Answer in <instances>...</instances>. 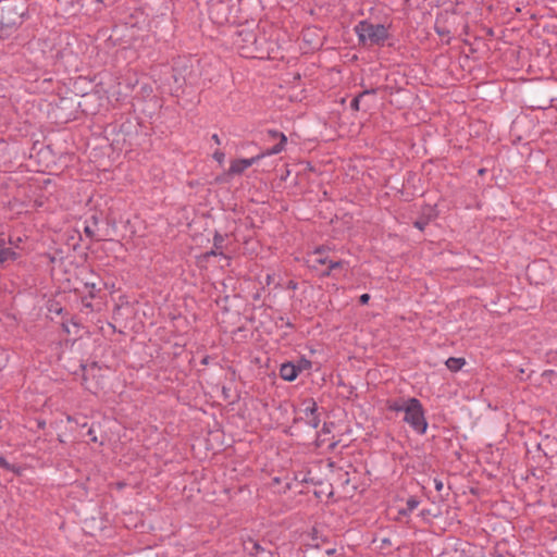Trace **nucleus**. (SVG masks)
Returning <instances> with one entry per match:
<instances>
[{"mask_svg": "<svg viewBox=\"0 0 557 557\" xmlns=\"http://www.w3.org/2000/svg\"><path fill=\"white\" fill-rule=\"evenodd\" d=\"M74 285L70 292L81 298L84 308L91 311H100L106 297V283L92 270L82 267L74 276Z\"/></svg>", "mask_w": 557, "mask_h": 557, "instance_id": "obj_1", "label": "nucleus"}, {"mask_svg": "<svg viewBox=\"0 0 557 557\" xmlns=\"http://www.w3.org/2000/svg\"><path fill=\"white\" fill-rule=\"evenodd\" d=\"M385 210L388 214L399 224H409L423 232L425 227L438 218V210L436 205L432 206L429 203H423L419 209L418 218L412 220L411 214L413 213L411 206L408 203V199L406 198L404 202L400 205H391L385 207Z\"/></svg>", "mask_w": 557, "mask_h": 557, "instance_id": "obj_2", "label": "nucleus"}, {"mask_svg": "<svg viewBox=\"0 0 557 557\" xmlns=\"http://www.w3.org/2000/svg\"><path fill=\"white\" fill-rule=\"evenodd\" d=\"M28 17L24 0H0V40L13 36Z\"/></svg>", "mask_w": 557, "mask_h": 557, "instance_id": "obj_3", "label": "nucleus"}, {"mask_svg": "<svg viewBox=\"0 0 557 557\" xmlns=\"http://www.w3.org/2000/svg\"><path fill=\"white\" fill-rule=\"evenodd\" d=\"M238 7L234 0H208V15L212 23L223 26L225 24H235L239 21L238 12L249 4L250 0H237ZM259 4V0H251Z\"/></svg>", "mask_w": 557, "mask_h": 557, "instance_id": "obj_4", "label": "nucleus"}, {"mask_svg": "<svg viewBox=\"0 0 557 557\" xmlns=\"http://www.w3.org/2000/svg\"><path fill=\"white\" fill-rule=\"evenodd\" d=\"M66 96H58L49 103V117L58 125L67 124L77 120L81 102L77 95L70 91Z\"/></svg>", "mask_w": 557, "mask_h": 557, "instance_id": "obj_5", "label": "nucleus"}, {"mask_svg": "<svg viewBox=\"0 0 557 557\" xmlns=\"http://www.w3.org/2000/svg\"><path fill=\"white\" fill-rule=\"evenodd\" d=\"M108 128L111 129L112 134L117 136V138L112 141L113 147H117L120 144L122 146H127L128 148L138 145L137 139L140 131V122L138 117L121 115L120 119L110 123Z\"/></svg>", "mask_w": 557, "mask_h": 557, "instance_id": "obj_6", "label": "nucleus"}, {"mask_svg": "<svg viewBox=\"0 0 557 557\" xmlns=\"http://www.w3.org/2000/svg\"><path fill=\"white\" fill-rule=\"evenodd\" d=\"M79 369L82 371V385L86 391L97 395L104 388L106 376L102 374V367L97 361L82 362Z\"/></svg>", "mask_w": 557, "mask_h": 557, "instance_id": "obj_7", "label": "nucleus"}, {"mask_svg": "<svg viewBox=\"0 0 557 557\" xmlns=\"http://www.w3.org/2000/svg\"><path fill=\"white\" fill-rule=\"evenodd\" d=\"M385 410L396 414H404L403 418H424L422 404L414 397H399L385 400Z\"/></svg>", "mask_w": 557, "mask_h": 557, "instance_id": "obj_8", "label": "nucleus"}, {"mask_svg": "<svg viewBox=\"0 0 557 557\" xmlns=\"http://www.w3.org/2000/svg\"><path fill=\"white\" fill-rule=\"evenodd\" d=\"M359 44L367 47L383 46V24H373L368 20L360 21L355 26Z\"/></svg>", "mask_w": 557, "mask_h": 557, "instance_id": "obj_9", "label": "nucleus"}, {"mask_svg": "<svg viewBox=\"0 0 557 557\" xmlns=\"http://www.w3.org/2000/svg\"><path fill=\"white\" fill-rule=\"evenodd\" d=\"M200 60L196 57H178L174 60L172 72L181 77H185L189 85H195L200 78Z\"/></svg>", "mask_w": 557, "mask_h": 557, "instance_id": "obj_10", "label": "nucleus"}, {"mask_svg": "<svg viewBox=\"0 0 557 557\" xmlns=\"http://www.w3.org/2000/svg\"><path fill=\"white\" fill-rule=\"evenodd\" d=\"M394 83H396V79L392 78L391 74H385V102L388 101L396 109L406 108L410 100V94L404 88H397L393 91Z\"/></svg>", "mask_w": 557, "mask_h": 557, "instance_id": "obj_11", "label": "nucleus"}, {"mask_svg": "<svg viewBox=\"0 0 557 557\" xmlns=\"http://www.w3.org/2000/svg\"><path fill=\"white\" fill-rule=\"evenodd\" d=\"M126 89H132V107L136 108L141 101L151 100L158 97L154 94L153 87L150 83L136 79L134 84L127 82L125 85Z\"/></svg>", "mask_w": 557, "mask_h": 557, "instance_id": "obj_12", "label": "nucleus"}, {"mask_svg": "<svg viewBox=\"0 0 557 557\" xmlns=\"http://www.w3.org/2000/svg\"><path fill=\"white\" fill-rule=\"evenodd\" d=\"M363 90L355 96L350 101L351 110H359L360 104L362 103L364 111H371L374 109V103L368 102V98L374 97L379 91H381L382 86L374 85L372 82L367 83L363 81L362 83Z\"/></svg>", "mask_w": 557, "mask_h": 557, "instance_id": "obj_13", "label": "nucleus"}, {"mask_svg": "<svg viewBox=\"0 0 557 557\" xmlns=\"http://www.w3.org/2000/svg\"><path fill=\"white\" fill-rule=\"evenodd\" d=\"M227 237V234H221L219 231H214L213 233V248L197 256V263L199 265H203L210 261L212 257H223L227 258V256L223 252L224 242Z\"/></svg>", "mask_w": 557, "mask_h": 557, "instance_id": "obj_14", "label": "nucleus"}, {"mask_svg": "<svg viewBox=\"0 0 557 557\" xmlns=\"http://www.w3.org/2000/svg\"><path fill=\"white\" fill-rule=\"evenodd\" d=\"M102 212H94L90 214L84 222V233L91 240H102L103 234H100L102 231Z\"/></svg>", "mask_w": 557, "mask_h": 557, "instance_id": "obj_15", "label": "nucleus"}, {"mask_svg": "<svg viewBox=\"0 0 557 557\" xmlns=\"http://www.w3.org/2000/svg\"><path fill=\"white\" fill-rule=\"evenodd\" d=\"M348 261L327 258L326 264L319 270L320 277H333L339 280L348 270Z\"/></svg>", "mask_w": 557, "mask_h": 557, "instance_id": "obj_16", "label": "nucleus"}, {"mask_svg": "<svg viewBox=\"0 0 557 557\" xmlns=\"http://www.w3.org/2000/svg\"><path fill=\"white\" fill-rule=\"evenodd\" d=\"M79 111L85 115H95L99 112L102 97L99 90L85 92L82 95Z\"/></svg>", "mask_w": 557, "mask_h": 557, "instance_id": "obj_17", "label": "nucleus"}, {"mask_svg": "<svg viewBox=\"0 0 557 557\" xmlns=\"http://www.w3.org/2000/svg\"><path fill=\"white\" fill-rule=\"evenodd\" d=\"M263 159L261 152L251 158H238L231 161L228 174L242 175L248 168Z\"/></svg>", "mask_w": 557, "mask_h": 557, "instance_id": "obj_18", "label": "nucleus"}, {"mask_svg": "<svg viewBox=\"0 0 557 557\" xmlns=\"http://www.w3.org/2000/svg\"><path fill=\"white\" fill-rule=\"evenodd\" d=\"M294 413H305L306 416H313V418H319L318 414L319 407L313 398L304 399L297 407L292 406Z\"/></svg>", "mask_w": 557, "mask_h": 557, "instance_id": "obj_19", "label": "nucleus"}, {"mask_svg": "<svg viewBox=\"0 0 557 557\" xmlns=\"http://www.w3.org/2000/svg\"><path fill=\"white\" fill-rule=\"evenodd\" d=\"M143 114L152 117L161 108L162 101L159 97L153 99L141 101L139 106H136Z\"/></svg>", "mask_w": 557, "mask_h": 557, "instance_id": "obj_20", "label": "nucleus"}, {"mask_svg": "<svg viewBox=\"0 0 557 557\" xmlns=\"http://www.w3.org/2000/svg\"><path fill=\"white\" fill-rule=\"evenodd\" d=\"M298 368L295 367L294 361H284L280 366V376L282 380L286 382H293L295 381L299 373L297 371Z\"/></svg>", "mask_w": 557, "mask_h": 557, "instance_id": "obj_21", "label": "nucleus"}, {"mask_svg": "<svg viewBox=\"0 0 557 557\" xmlns=\"http://www.w3.org/2000/svg\"><path fill=\"white\" fill-rule=\"evenodd\" d=\"M4 242L0 245V268H3L7 262L16 261L21 255L12 248L3 247Z\"/></svg>", "mask_w": 557, "mask_h": 557, "instance_id": "obj_22", "label": "nucleus"}, {"mask_svg": "<svg viewBox=\"0 0 557 557\" xmlns=\"http://www.w3.org/2000/svg\"><path fill=\"white\" fill-rule=\"evenodd\" d=\"M173 79V85H171V95L173 97H180L184 92V87L189 85V82L184 77L176 75V73L172 72L171 75Z\"/></svg>", "mask_w": 557, "mask_h": 557, "instance_id": "obj_23", "label": "nucleus"}, {"mask_svg": "<svg viewBox=\"0 0 557 557\" xmlns=\"http://www.w3.org/2000/svg\"><path fill=\"white\" fill-rule=\"evenodd\" d=\"M237 37L240 38V48H249V46L257 45L258 37L253 30H240L237 34Z\"/></svg>", "mask_w": 557, "mask_h": 557, "instance_id": "obj_24", "label": "nucleus"}, {"mask_svg": "<svg viewBox=\"0 0 557 557\" xmlns=\"http://www.w3.org/2000/svg\"><path fill=\"white\" fill-rule=\"evenodd\" d=\"M327 258L329 257H323L321 249H317L313 253V258L310 260L311 264H309V268L314 270L319 275V270L326 264Z\"/></svg>", "mask_w": 557, "mask_h": 557, "instance_id": "obj_25", "label": "nucleus"}, {"mask_svg": "<svg viewBox=\"0 0 557 557\" xmlns=\"http://www.w3.org/2000/svg\"><path fill=\"white\" fill-rule=\"evenodd\" d=\"M286 144H287V136L283 135L281 137V140H278L277 144H275L271 148H268L260 152H261V154H263V158H265L268 156L278 154L285 149Z\"/></svg>", "mask_w": 557, "mask_h": 557, "instance_id": "obj_26", "label": "nucleus"}, {"mask_svg": "<svg viewBox=\"0 0 557 557\" xmlns=\"http://www.w3.org/2000/svg\"><path fill=\"white\" fill-rule=\"evenodd\" d=\"M467 363L466 359L462 357H449L445 361V366L451 372H458L462 369V367Z\"/></svg>", "mask_w": 557, "mask_h": 557, "instance_id": "obj_27", "label": "nucleus"}, {"mask_svg": "<svg viewBox=\"0 0 557 557\" xmlns=\"http://www.w3.org/2000/svg\"><path fill=\"white\" fill-rule=\"evenodd\" d=\"M422 2H424V0H391L389 4H395L397 7L407 9H413L419 8Z\"/></svg>", "mask_w": 557, "mask_h": 557, "instance_id": "obj_28", "label": "nucleus"}, {"mask_svg": "<svg viewBox=\"0 0 557 557\" xmlns=\"http://www.w3.org/2000/svg\"><path fill=\"white\" fill-rule=\"evenodd\" d=\"M410 428L419 434H423L428 428L426 420H406Z\"/></svg>", "mask_w": 557, "mask_h": 557, "instance_id": "obj_29", "label": "nucleus"}, {"mask_svg": "<svg viewBox=\"0 0 557 557\" xmlns=\"http://www.w3.org/2000/svg\"><path fill=\"white\" fill-rule=\"evenodd\" d=\"M65 5V12L72 15H76L77 13H79L83 8L79 0H66Z\"/></svg>", "mask_w": 557, "mask_h": 557, "instance_id": "obj_30", "label": "nucleus"}, {"mask_svg": "<svg viewBox=\"0 0 557 557\" xmlns=\"http://www.w3.org/2000/svg\"><path fill=\"white\" fill-rule=\"evenodd\" d=\"M47 309L50 313H55L58 315H62L66 313L65 308L57 300H49L47 305Z\"/></svg>", "mask_w": 557, "mask_h": 557, "instance_id": "obj_31", "label": "nucleus"}, {"mask_svg": "<svg viewBox=\"0 0 557 557\" xmlns=\"http://www.w3.org/2000/svg\"><path fill=\"white\" fill-rule=\"evenodd\" d=\"M294 364L300 374L304 370H309L312 367V361L307 359L305 356H300L297 361H294Z\"/></svg>", "mask_w": 557, "mask_h": 557, "instance_id": "obj_32", "label": "nucleus"}, {"mask_svg": "<svg viewBox=\"0 0 557 557\" xmlns=\"http://www.w3.org/2000/svg\"><path fill=\"white\" fill-rule=\"evenodd\" d=\"M418 505H419V502L416 498L410 497L407 500L406 508L399 509V513L406 516L409 512H411L412 510H414L418 507Z\"/></svg>", "mask_w": 557, "mask_h": 557, "instance_id": "obj_33", "label": "nucleus"}, {"mask_svg": "<svg viewBox=\"0 0 557 557\" xmlns=\"http://www.w3.org/2000/svg\"><path fill=\"white\" fill-rule=\"evenodd\" d=\"M127 97L126 94H123L122 90H121V83L119 84V89L116 91H113L111 95H109L107 98L109 101H124L125 98Z\"/></svg>", "mask_w": 557, "mask_h": 557, "instance_id": "obj_34", "label": "nucleus"}, {"mask_svg": "<svg viewBox=\"0 0 557 557\" xmlns=\"http://www.w3.org/2000/svg\"><path fill=\"white\" fill-rule=\"evenodd\" d=\"M234 176H236V174H228V170L224 173H222L221 175H218L215 178H214V182L216 184H226L228 183Z\"/></svg>", "mask_w": 557, "mask_h": 557, "instance_id": "obj_35", "label": "nucleus"}, {"mask_svg": "<svg viewBox=\"0 0 557 557\" xmlns=\"http://www.w3.org/2000/svg\"><path fill=\"white\" fill-rule=\"evenodd\" d=\"M557 375L555 370L548 369L544 370L542 373V377L544 381H547L549 384H554V377Z\"/></svg>", "mask_w": 557, "mask_h": 557, "instance_id": "obj_36", "label": "nucleus"}, {"mask_svg": "<svg viewBox=\"0 0 557 557\" xmlns=\"http://www.w3.org/2000/svg\"><path fill=\"white\" fill-rule=\"evenodd\" d=\"M102 224H106V226H107L104 232H103V237L109 235V227H112L113 230L116 228V222H115L114 219L106 218V219H103V223Z\"/></svg>", "mask_w": 557, "mask_h": 557, "instance_id": "obj_37", "label": "nucleus"}, {"mask_svg": "<svg viewBox=\"0 0 557 557\" xmlns=\"http://www.w3.org/2000/svg\"><path fill=\"white\" fill-rule=\"evenodd\" d=\"M212 158L219 163V165H223L224 163V160H225V152L220 150V149H216L213 153H212Z\"/></svg>", "mask_w": 557, "mask_h": 557, "instance_id": "obj_38", "label": "nucleus"}, {"mask_svg": "<svg viewBox=\"0 0 557 557\" xmlns=\"http://www.w3.org/2000/svg\"><path fill=\"white\" fill-rule=\"evenodd\" d=\"M267 134H268V136H269L271 139H278V140H281V137H282L283 135H285L284 133H282V132L277 131V129H268V131H267Z\"/></svg>", "mask_w": 557, "mask_h": 557, "instance_id": "obj_39", "label": "nucleus"}, {"mask_svg": "<svg viewBox=\"0 0 557 557\" xmlns=\"http://www.w3.org/2000/svg\"><path fill=\"white\" fill-rule=\"evenodd\" d=\"M278 321L282 322L281 326H286L290 330H294L295 329V324L288 319V318H285V317H280L278 318Z\"/></svg>", "mask_w": 557, "mask_h": 557, "instance_id": "obj_40", "label": "nucleus"}, {"mask_svg": "<svg viewBox=\"0 0 557 557\" xmlns=\"http://www.w3.org/2000/svg\"><path fill=\"white\" fill-rule=\"evenodd\" d=\"M371 299L370 294H362L359 296L358 302L362 306L368 305Z\"/></svg>", "mask_w": 557, "mask_h": 557, "instance_id": "obj_41", "label": "nucleus"}, {"mask_svg": "<svg viewBox=\"0 0 557 557\" xmlns=\"http://www.w3.org/2000/svg\"><path fill=\"white\" fill-rule=\"evenodd\" d=\"M435 32L438 36H447L450 33L447 28L438 27V26H435Z\"/></svg>", "mask_w": 557, "mask_h": 557, "instance_id": "obj_42", "label": "nucleus"}, {"mask_svg": "<svg viewBox=\"0 0 557 557\" xmlns=\"http://www.w3.org/2000/svg\"><path fill=\"white\" fill-rule=\"evenodd\" d=\"M287 289L296 290L298 288V283L296 281H288L286 285Z\"/></svg>", "mask_w": 557, "mask_h": 557, "instance_id": "obj_43", "label": "nucleus"}, {"mask_svg": "<svg viewBox=\"0 0 557 557\" xmlns=\"http://www.w3.org/2000/svg\"><path fill=\"white\" fill-rule=\"evenodd\" d=\"M384 38H385V47H394V44L389 41V35L387 33V27L385 26V35H384Z\"/></svg>", "mask_w": 557, "mask_h": 557, "instance_id": "obj_44", "label": "nucleus"}, {"mask_svg": "<svg viewBox=\"0 0 557 557\" xmlns=\"http://www.w3.org/2000/svg\"><path fill=\"white\" fill-rule=\"evenodd\" d=\"M253 301H259L261 299V290H257L251 295Z\"/></svg>", "mask_w": 557, "mask_h": 557, "instance_id": "obj_45", "label": "nucleus"}, {"mask_svg": "<svg viewBox=\"0 0 557 557\" xmlns=\"http://www.w3.org/2000/svg\"><path fill=\"white\" fill-rule=\"evenodd\" d=\"M211 140L214 141V144H216V145H221V138L219 137L218 134H213L211 136Z\"/></svg>", "mask_w": 557, "mask_h": 557, "instance_id": "obj_46", "label": "nucleus"}, {"mask_svg": "<svg viewBox=\"0 0 557 557\" xmlns=\"http://www.w3.org/2000/svg\"><path fill=\"white\" fill-rule=\"evenodd\" d=\"M62 327H63V331L67 334H70V329H69V321L67 320H63L62 322Z\"/></svg>", "mask_w": 557, "mask_h": 557, "instance_id": "obj_47", "label": "nucleus"}, {"mask_svg": "<svg viewBox=\"0 0 557 557\" xmlns=\"http://www.w3.org/2000/svg\"><path fill=\"white\" fill-rule=\"evenodd\" d=\"M66 320L69 321L70 324H73L76 327L79 326V323L73 317Z\"/></svg>", "mask_w": 557, "mask_h": 557, "instance_id": "obj_48", "label": "nucleus"}, {"mask_svg": "<svg viewBox=\"0 0 557 557\" xmlns=\"http://www.w3.org/2000/svg\"><path fill=\"white\" fill-rule=\"evenodd\" d=\"M0 467L10 469V466L4 458H0Z\"/></svg>", "mask_w": 557, "mask_h": 557, "instance_id": "obj_49", "label": "nucleus"}, {"mask_svg": "<svg viewBox=\"0 0 557 557\" xmlns=\"http://www.w3.org/2000/svg\"><path fill=\"white\" fill-rule=\"evenodd\" d=\"M376 96H377V94L374 97H371V98L367 99L368 102L374 103V108L376 107Z\"/></svg>", "mask_w": 557, "mask_h": 557, "instance_id": "obj_50", "label": "nucleus"}, {"mask_svg": "<svg viewBox=\"0 0 557 557\" xmlns=\"http://www.w3.org/2000/svg\"><path fill=\"white\" fill-rule=\"evenodd\" d=\"M290 171L289 170H286V172L284 174L281 175V180L282 181H286L288 175H289Z\"/></svg>", "mask_w": 557, "mask_h": 557, "instance_id": "obj_51", "label": "nucleus"}, {"mask_svg": "<svg viewBox=\"0 0 557 557\" xmlns=\"http://www.w3.org/2000/svg\"><path fill=\"white\" fill-rule=\"evenodd\" d=\"M227 300H228V296L226 295V296H224L223 298H221V299L216 300V304H218V305H220V304H221V301H222V302H224V304H226V302H227Z\"/></svg>", "mask_w": 557, "mask_h": 557, "instance_id": "obj_52", "label": "nucleus"}, {"mask_svg": "<svg viewBox=\"0 0 557 557\" xmlns=\"http://www.w3.org/2000/svg\"><path fill=\"white\" fill-rule=\"evenodd\" d=\"M209 360H210V357L209 356H205L201 360V363L202 364H208L209 363Z\"/></svg>", "mask_w": 557, "mask_h": 557, "instance_id": "obj_53", "label": "nucleus"}, {"mask_svg": "<svg viewBox=\"0 0 557 557\" xmlns=\"http://www.w3.org/2000/svg\"><path fill=\"white\" fill-rule=\"evenodd\" d=\"M485 173H486V169H480L478 171V174L481 175V176L484 175Z\"/></svg>", "mask_w": 557, "mask_h": 557, "instance_id": "obj_54", "label": "nucleus"}, {"mask_svg": "<svg viewBox=\"0 0 557 557\" xmlns=\"http://www.w3.org/2000/svg\"><path fill=\"white\" fill-rule=\"evenodd\" d=\"M253 548L256 549V553H259V550H261L260 546L257 543H253Z\"/></svg>", "mask_w": 557, "mask_h": 557, "instance_id": "obj_55", "label": "nucleus"}, {"mask_svg": "<svg viewBox=\"0 0 557 557\" xmlns=\"http://www.w3.org/2000/svg\"><path fill=\"white\" fill-rule=\"evenodd\" d=\"M272 281V276L270 274L267 275V284L269 285Z\"/></svg>", "mask_w": 557, "mask_h": 557, "instance_id": "obj_56", "label": "nucleus"}, {"mask_svg": "<svg viewBox=\"0 0 557 557\" xmlns=\"http://www.w3.org/2000/svg\"><path fill=\"white\" fill-rule=\"evenodd\" d=\"M396 193L400 194L401 196L404 195V191L401 189H396Z\"/></svg>", "mask_w": 557, "mask_h": 557, "instance_id": "obj_57", "label": "nucleus"}, {"mask_svg": "<svg viewBox=\"0 0 557 557\" xmlns=\"http://www.w3.org/2000/svg\"><path fill=\"white\" fill-rule=\"evenodd\" d=\"M384 186H385V188L388 187V181L387 180H385Z\"/></svg>", "mask_w": 557, "mask_h": 557, "instance_id": "obj_58", "label": "nucleus"}, {"mask_svg": "<svg viewBox=\"0 0 557 557\" xmlns=\"http://www.w3.org/2000/svg\"><path fill=\"white\" fill-rule=\"evenodd\" d=\"M46 149H47V150H49V151H52V150H51V146H50V145H48V146L46 147Z\"/></svg>", "mask_w": 557, "mask_h": 557, "instance_id": "obj_59", "label": "nucleus"}, {"mask_svg": "<svg viewBox=\"0 0 557 557\" xmlns=\"http://www.w3.org/2000/svg\"><path fill=\"white\" fill-rule=\"evenodd\" d=\"M92 432H94V431H92V429L90 428V429L88 430L89 435H92Z\"/></svg>", "mask_w": 557, "mask_h": 557, "instance_id": "obj_60", "label": "nucleus"}, {"mask_svg": "<svg viewBox=\"0 0 557 557\" xmlns=\"http://www.w3.org/2000/svg\"><path fill=\"white\" fill-rule=\"evenodd\" d=\"M91 441L96 442L97 437L96 436H91Z\"/></svg>", "mask_w": 557, "mask_h": 557, "instance_id": "obj_61", "label": "nucleus"}, {"mask_svg": "<svg viewBox=\"0 0 557 557\" xmlns=\"http://www.w3.org/2000/svg\"><path fill=\"white\" fill-rule=\"evenodd\" d=\"M384 121H385V123L387 122V117H386V116L384 117ZM386 132H387V131L385 129V133H386Z\"/></svg>", "mask_w": 557, "mask_h": 557, "instance_id": "obj_62", "label": "nucleus"}, {"mask_svg": "<svg viewBox=\"0 0 557 557\" xmlns=\"http://www.w3.org/2000/svg\"><path fill=\"white\" fill-rule=\"evenodd\" d=\"M97 2H102V0H96Z\"/></svg>", "mask_w": 557, "mask_h": 557, "instance_id": "obj_63", "label": "nucleus"}]
</instances>
